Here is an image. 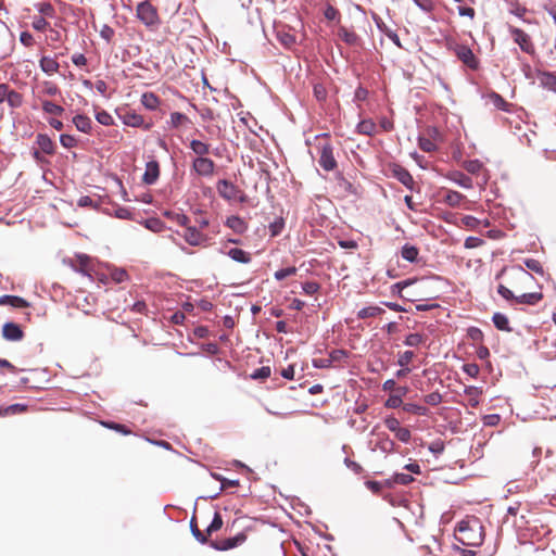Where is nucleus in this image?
Listing matches in <instances>:
<instances>
[{
    "mask_svg": "<svg viewBox=\"0 0 556 556\" xmlns=\"http://www.w3.org/2000/svg\"><path fill=\"white\" fill-rule=\"evenodd\" d=\"M457 541L466 546H480L484 540L483 526L479 518L462 520L457 526Z\"/></svg>",
    "mask_w": 556,
    "mask_h": 556,
    "instance_id": "f257e3e1",
    "label": "nucleus"
},
{
    "mask_svg": "<svg viewBox=\"0 0 556 556\" xmlns=\"http://www.w3.org/2000/svg\"><path fill=\"white\" fill-rule=\"evenodd\" d=\"M137 17L147 27H154L160 24L157 10L149 1H142L137 5Z\"/></svg>",
    "mask_w": 556,
    "mask_h": 556,
    "instance_id": "f03ea898",
    "label": "nucleus"
},
{
    "mask_svg": "<svg viewBox=\"0 0 556 556\" xmlns=\"http://www.w3.org/2000/svg\"><path fill=\"white\" fill-rule=\"evenodd\" d=\"M457 58L470 70H478L479 61L473 54L472 50L464 45H457L454 49Z\"/></svg>",
    "mask_w": 556,
    "mask_h": 556,
    "instance_id": "7ed1b4c3",
    "label": "nucleus"
},
{
    "mask_svg": "<svg viewBox=\"0 0 556 556\" xmlns=\"http://www.w3.org/2000/svg\"><path fill=\"white\" fill-rule=\"evenodd\" d=\"M192 168L199 176L210 177L214 174L215 163L208 157H195Z\"/></svg>",
    "mask_w": 556,
    "mask_h": 556,
    "instance_id": "20e7f679",
    "label": "nucleus"
},
{
    "mask_svg": "<svg viewBox=\"0 0 556 556\" xmlns=\"http://www.w3.org/2000/svg\"><path fill=\"white\" fill-rule=\"evenodd\" d=\"M510 33L514 37L515 42L520 47V49L523 52L529 54L534 52L533 43L531 42L530 36L527 33L516 27L510 28Z\"/></svg>",
    "mask_w": 556,
    "mask_h": 556,
    "instance_id": "39448f33",
    "label": "nucleus"
},
{
    "mask_svg": "<svg viewBox=\"0 0 556 556\" xmlns=\"http://www.w3.org/2000/svg\"><path fill=\"white\" fill-rule=\"evenodd\" d=\"M118 117L122 119L123 124L129 127H144V129H150L151 125H144V119L140 114H137L135 111L127 110L124 113H118Z\"/></svg>",
    "mask_w": 556,
    "mask_h": 556,
    "instance_id": "423d86ee",
    "label": "nucleus"
},
{
    "mask_svg": "<svg viewBox=\"0 0 556 556\" xmlns=\"http://www.w3.org/2000/svg\"><path fill=\"white\" fill-rule=\"evenodd\" d=\"M319 165L327 172L334 169L337 166L332 147L329 143L320 148Z\"/></svg>",
    "mask_w": 556,
    "mask_h": 556,
    "instance_id": "0eeeda50",
    "label": "nucleus"
},
{
    "mask_svg": "<svg viewBox=\"0 0 556 556\" xmlns=\"http://www.w3.org/2000/svg\"><path fill=\"white\" fill-rule=\"evenodd\" d=\"M245 541V535L242 533H239L238 535L233 538H228L225 540H222L220 542L212 541L211 546L217 551H228L233 547H237L238 545L242 544Z\"/></svg>",
    "mask_w": 556,
    "mask_h": 556,
    "instance_id": "6e6552de",
    "label": "nucleus"
},
{
    "mask_svg": "<svg viewBox=\"0 0 556 556\" xmlns=\"http://www.w3.org/2000/svg\"><path fill=\"white\" fill-rule=\"evenodd\" d=\"M217 191L225 200H236L240 190L230 181L223 179L217 184Z\"/></svg>",
    "mask_w": 556,
    "mask_h": 556,
    "instance_id": "1a4fd4ad",
    "label": "nucleus"
},
{
    "mask_svg": "<svg viewBox=\"0 0 556 556\" xmlns=\"http://www.w3.org/2000/svg\"><path fill=\"white\" fill-rule=\"evenodd\" d=\"M185 240L193 247L201 245L207 240V237L200 232L195 227L187 226L185 233H184Z\"/></svg>",
    "mask_w": 556,
    "mask_h": 556,
    "instance_id": "9d476101",
    "label": "nucleus"
},
{
    "mask_svg": "<svg viewBox=\"0 0 556 556\" xmlns=\"http://www.w3.org/2000/svg\"><path fill=\"white\" fill-rule=\"evenodd\" d=\"M2 336L9 341H20L23 339V330L15 323H5L2 327Z\"/></svg>",
    "mask_w": 556,
    "mask_h": 556,
    "instance_id": "9b49d317",
    "label": "nucleus"
},
{
    "mask_svg": "<svg viewBox=\"0 0 556 556\" xmlns=\"http://www.w3.org/2000/svg\"><path fill=\"white\" fill-rule=\"evenodd\" d=\"M160 176V166L156 161H150L146 165L143 174V181L148 185H153Z\"/></svg>",
    "mask_w": 556,
    "mask_h": 556,
    "instance_id": "f8f14e48",
    "label": "nucleus"
},
{
    "mask_svg": "<svg viewBox=\"0 0 556 556\" xmlns=\"http://www.w3.org/2000/svg\"><path fill=\"white\" fill-rule=\"evenodd\" d=\"M39 93L37 97L46 99V97H55L61 94V90L56 84L50 80H43L38 85Z\"/></svg>",
    "mask_w": 556,
    "mask_h": 556,
    "instance_id": "ddd939ff",
    "label": "nucleus"
},
{
    "mask_svg": "<svg viewBox=\"0 0 556 556\" xmlns=\"http://www.w3.org/2000/svg\"><path fill=\"white\" fill-rule=\"evenodd\" d=\"M443 202L451 207H459L466 202V197L455 190H446Z\"/></svg>",
    "mask_w": 556,
    "mask_h": 556,
    "instance_id": "4468645a",
    "label": "nucleus"
},
{
    "mask_svg": "<svg viewBox=\"0 0 556 556\" xmlns=\"http://www.w3.org/2000/svg\"><path fill=\"white\" fill-rule=\"evenodd\" d=\"M36 101L40 102L41 109L46 114L60 116L64 112L63 106L41 97H36Z\"/></svg>",
    "mask_w": 556,
    "mask_h": 556,
    "instance_id": "2eb2a0df",
    "label": "nucleus"
},
{
    "mask_svg": "<svg viewBox=\"0 0 556 556\" xmlns=\"http://www.w3.org/2000/svg\"><path fill=\"white\" fill-rule=\"evenodd\" d=\"M318 355H315L312 359L313 366L316 368H329L333 367L329 350H316Z\"/></svg>",
    "mask_w": 556,
    "mask_h": 556,
    "instance_id": "dca6fc26",
    "label": "nucleus"
},
{
    "mask_svg": "<svg viewBox=\"0 0 556 556\" xmlns=\"http://www.w3.org/2000/svg\"><path fill=\"white\" fill-rule=\"evenodd\" d=\"M394 442L386 433H378L375 448L382 453H391L394 450Z\"/></svg>",
    "mask_w": 556,
    "mask_h": 556,
    "instance_id": "f3484780",
    "label": "nucleus"
},
{
    "mask_svg": "<svg viewBox=\"0 0 556 556\" xmlns=\"http://www.w3.org/2000/svg\"><path fill=\"white\" fill-rule=\"evenodd\" d=\"M226 226L238 235H242L248 229V224L237 215L229 216Z\"/></svg>",
    "mask_w": 556,
    "mask_h": 556,
    "instance_id": "a211bd4d",
    "label": "nucleus"
},
{
    "mask_svg": "<svg viewBox=\"0 0 556 556\" xmlns=\"http://www.w3.org/2000/svg\"><path fill=\"white\" fill-rule=\"evenodd\" d=\"M0 305H10L15 308H24L28 306V303L21 296L5 294L0 296Z\"/></svg>",
    "mask_w": 556,
    "mask_h": 556,
    "instance_id": "6ab92c4d",
    "label": "nucleus"
},
{
    "mask_svg": "<svg viewBox=\"0 0 556 556\" xmlns=\"http://www.w3.org/2000/svg\"><path fill=\"white\" fill-rule=\"evenodd\" d=\"M40 68L48 75H53L59 71L60 64L51 56H42L39 60Z\"/></svg>",
    "mask_w": 556,
    "mask_h": 556,
    "instance_id": "aec40b11",
    "label": "nucleus"
},
{
    "mask_svg": "<svg viewBox=\"0 0 556 556\" xmlns=\"http://www.w3.org/2000/svg\"><path fill=\"white\" fill-rule=\"evenodd\" d=\"M36 142L41 152L49 155L54 153V143L47 135L39 134L36 138Z\"/></svg>",
    "mask_w": 556,
    "mask_h": 556,
    "instance_id": "412c9836",
    "label": "nucleus"
},
{
    "mask_svg": "<svg viewBox=\"0 0 556 556\" xmlns=\"http://www.w3.org/2000/svg\"><path fill=\"white\" fill-rule=\"evenodd\" d=\"M464 393L467 396V403L471 407H476L479 405V397L482 394V391L478 387H466L464 389Z\"/></svg>",
    "mask_w": 556,
    "mask_h": 556,
    "instance_id": "4be33fe9",
    "label": "nucleus"
},
{
    "mask_svg": "<svg viewBox=\"0 0 556 556\" xmlns=\"http://www.w3.org/2000/svg\"><path fill=\"white\" fill-rule=\"evenodd\" d=\"M73 123L77 130L89 134L91 131V119L83 114H77L73 117Z\"/></svg>",
    "mask_w": 556,
    "mask_h": 556,
    "instance_id": "5701e85b",
    "label": "nucleus"
},
{
    "mask_svg": "<svg viewBox=\"0 0 556 556\" xmlns=\"http://www.w3.org/2000/svg\"><path fill=\"white\" fill-rule=\"evenodd\" d=\"M190 149L198 157H205L211 151V146L201 140L193 139L190 141Z\"/></svg>",
    "mask_w": 556,
    "mask_h": 556,
    "instance_id": "b1692460",
    "label": "nucleus"
},
{
    "mask_svg": "<svg viewBox=\"0 0 556 556\" xmlns=\"http://www.w3.org/2000/svg\"><path fill=\"white\" fill-rule=\"evenodd\" d=\"M396 394L390 395L386 401L384 406L388 408H397L402 405V396L406 394L407 388H397Z\"/></svg>",
    "mask_w": 556,
    "mask_h": 556,
    "instance_id": "393cba45",
    "label": "nucleus"
},
{
    "mask_svg": "<svg viewBox=\"0 0 556 556\" xmlns=\"http://www.w3.org/2000/svg\"><path fill=\"white\" fill-rule=\"evenodd\" d=\"M394 176L397 180L403 184L405 187L412 189L414 185L413 176L403 167L397 166L394 169Z\"/></svg>",
    "mask_w": 556,
    "mask_h": 556,
    "instance_id": "a878e982",
    "label": "nucleus"
},
{
    "mask_svg": "<svg viewBox=\"0 0 556 556\" xmlns=\"http://www.w3.org/2000/svg\"><path fill=\"white\" fill-rule=\"evenodd\" d=\"M450 179L457 184L458 186L465 188V189H471L472 188V180L469 176L465 175L462 172H453L450 175Z\"/></svg>",
    "mask_w": 556,
    "mask_h": 556,
    "instance_id": "bb28decb",
    "label": "nucleus"
},
{
    "mask_svg": "<svg viewBox=\"0 0 556 556\" xmlns=\"http://www.w3.org/2000/svg\"><path fill=\"white\" fill-rule=\"evenodd\" d=\"M141 104L151 111H154L160 105V99L153 92H144L141 96Z\"/></svg>",
    "mask_w": 556,
    "mask_h": 556,
    "instance_id": "cd10ccee",
    "label": "nucleus"
},
{
    "mask_svg": "<svg viewBox=\"0 0 556 556\" xmlns=\"http://www.w3.org/2000/svg\"><path fill=\"white\" fill-rule=\"evenodd\" d=\"M228 256L238 262V263H242V264H248L251 262V256L248 252H245L244 250L242 249H238V248H233V249H230L228 251Z\"/></svg>",
    "mask_w": 556,
    "mask_h": 556,
    "instance_id": "c85d7f7f",
    "label": "nucleus"
},
{
    "mask_svg": "<svg viewBox=\"0 0 556 556\" xmlns=\"http://www.w3.org/2000/svg\"><path fill=\"white\" fill-rule=\"evenodd\" d=\"M357 132L366 136H374L377 131V126L371 119H364L357 124Z\"/></svg>",
    "mask_w": 556,
    "mask_h": 556,
    "instance_id": "c756f323",
    "label": "nucleus"
},
{
    "mask_svg": "<svg viewBox=\"0 0 556 556\" xmlns=\"http://www.w3.org/2000/svg\"><path fill=\"white\" fill-rule=\"evenodd\" d=\"M383 312H384V309L382 307L376 306V305H370V306H366V307H363L362 309H359L357 313V316L361 319H366V318H370V317H376V316L382 314Z\"/></svg>",
    "mask_w": 556,
    "mask_h": 556,
    "instance_id": "7c9ffc66",
    "label": "nucleus"
},
{
    "mask_svg": "<svg viewBox=\"0 0 556 556\" xmlns=\"http://www.w3.org/2000/svg\"><path fill=\"white\" fill-rule=\"evenodd\" d=\"M542 299V293L539 292H530V293H522L518 296H516V302L520 304H529L534 305Z\"/></svg>",
    "mask_w": 556,
    "mask_h": 556,
    "instance_id": "2f4dec72",
    "label": "nucleus"
},
{
    "mask_svg": "<svg viewBox=\"0 0 556 556\" xmlns=\"http://www.w3.org/2000/svg\"><path fill=\"white\" fill-rule=\"evenodd\" d=\"M418 254H419V251L415 245L405 244V245H403V248L401 250V256L410 263H413L417 260Z\"/></svg>",
    "mask_w": 556,
    "mask_h": 556,
    "instance_id": "473e14b6",
    "label": "nucleus"
},
{
    "mask_svg": "<svg viewBox=\"0 0 556 556\" xmlns=\"http://www.w3.org/2000/svg\"><path fill=\"white\" fill-rule=\"evenodd\" d=\"M329 355L333 367L340 366L349 357L348 350H331Z\"/></svg>",
    "mask_w": 556,
    "mask_h": 556,
    "instance_id": "72a5a7b5",
    "label": "nucleus"
},
{
    "mask_svg": "<svg viewBox=\"0 0 556 556\" xmlns=\"http://www.w3.org/2000/svg\"><path fill=\"white\" fill-rule=\"evenodd\" d=\"M189 122L190 121L187 115H185L180 112H174L170 114V119H169L168 124L172 128H178Z\"/></svg>",
    "mask_w": 556,
    "mask_h": 556,
    "instance_id": "f704fd0d",
    "label": "nucleus"
},
{
    "mask_svg": "<svg viewBox=\"0 0 556 556\" xmlns=\"http://www.w3.org/2000/svg\"><path fill=\"white\" fill-rule=\"evenodd\" d=\"M338 36L340 37V39H342L344 42L351 46L355 45L358 40L357 35L354 31L346 29L345 27H341L339 29Z\"/></svg>",
    "mask_w": 556,
    "mask_h": 556,
    "instance_id": "c9c22d12",
    "label": "nucleus"
},
{
    "mask_svg": "<svg viewBox=\"0 0 556 556\" xmlns=\"http://www.w3.org/2000/svg\"><path fill=\"white\" fill-rule=\"evenodd\" d=\"M5 101L12 109H17L23 103V97L20 92L11 89L10 92L7 96Z\"/></svg>",
    "mask_w": 556,
    "mask_h": 556,
    "instance_id": "e433bc0d",
    "label": "nucleus"
},
{
    "mask_svg": "<svg viewBox=\"0 0 556 556\" xmlns=\"http://www.w3.org/2000/svg\"><path fill=\"white\" fill-rule=\"evenodd\" d=\"M481 222L471 215H465L460 219V225L468 230H473L478 228Z\"/></svg>",
    "mask_w": 556,
    "mask_h": 556,
    "instance_id": "4c0bfd02",
    "label": "nucleus"
},
{
    "mask_svg": "<svg viewBox=\"0 0 556 556\" xmlns=\"http://www.w3.org/2000/svg\"><path fill=\"white\" fill-rule=\"evenodd\" d=\"M493 323L495 325V327L500 330H509V321H508V318L504 315V314H501V313H495L493 315Z\"/></svg>",
    "mask_w": 556,
    "mask_h": 556,
    "instance_id": "58836bf2",
    "label": "nucleus"
},
{
    "mask_svg": "<svg viewBox=\"0 0 556 556\" xmlns=\"http://www.w3.org/2000/svg\"><path fill=\"white\" fill-rule=\"evenodd\" d=\"M223 527V519H222V516L219 513H215L214 514V517H213V520L211 521V523L207 526L206 528V533L210 535L212 534L213 532L215 531H218L220 528Z\"/></svg>",
    "mask_w": 556,
    "mask_h": 556,
    "instance_id": "ea45409f",
    "label": "nucleus"
},
{
    "mask_svg": "<svg viewBox=\"0 0 556 556\" xmlns=\"http://www.w3.org/2000/svg\"><path fill=\"white\" fill-rule=\"evenodd\" d=\"M96 119L98 123H100L103 126H111L114 124V119H113L112 115L104 110H101L96 113Z\"/></svg>",
    "mask_w": 556,
    "mask_h": 556,
    "instance_id": "a19ab883",
    "label": "nucleus"
},
{
    "mask_svg": "<svg viewBox=\"0 0 556 556\" xmlns=\"http://www.w3.org/2000/svg\"><path fill=\"white\" fill-rule=\"evenodd\" d=\"M270 367L269 366H263L258 369H255L251 375L250 378L253 380H265L270 376Z\"/></svg>",
    "mask_w": 556,
    "mask_h": 556,
    "instance_id": "79ce46f5",
    "label": "nucleus"
},
{
    "mask_svg": "<svg viewBox=\"0 0 556 556\" xmlns=\"http://www.w3.org/2000/svg\"><path fill=\"white\" fill-rule=\"evenodd\" d=\"M403 408L405 412L412 413V414H415L418 416H426L428 413V409L425 406H420V405L412 404V403L405 404Z\"/></svg>",
    "mask_w": 556,
    "mask_h": 556,
    "instance_id": "37998d69",
    "label": "nucleus"
},
{
    "mask_svg": "<svg viewBox=\"0 0 556 556\" xmlns=\"http://www.w3.org/2000/svg\"><path fill=\"white\" fill-rule=\"evenodd\" d=\"M418 146L425 152H432L437 149L435 143L431 139L425 137L418 138Z\"/></svg>",
    "mask_w": 556,
    "mask_h": 556,
    "instance_id": "c03bdc74",
    "label": "nucleus"
},
{
    "mask_svg": "<svg viewBox=\"0 0 556 556\" xmlns=\"http://www.w3.org/2000/svg\"><path fill=\"white\" fill-rule=\"evenodd\" d=\"M144 226L154 232H160L164 229V224L159 218L147 219Z\"/></svg>",
    "mask_w": 556,
    "mask_h": 556,
    "instance_id": "a18cd8bd",
    "label": "nucleus"
},
{
    "mask_svg": "<svg viewBox=\"0 0 556 556\" xmlns=\"http://www.w3.org/2000/svg\"><path fill=\"white\" fill-rule=\"evenodd\" d=\"M190 529L192 532V535L200 542V543H206L207 538L199 530L194 518L190 520Z\"/></svg>",
    "mask_w": 556,
    "mask_h": 556,
    "instance_id": "49530a36",
    "label": "nucleus"
},
{
    "mask_svg": "<svg viewBox=\"0 0 556 556\" xmlns=\"http://www.w3.org/2000/svg\"><path fill=\"white\" fill-rule=\"evenodd\" d=\"M481 168L482 163L479 160H471L465 164V169L470 174H478Z\"/></svg>",
    "mask_w": 556,
    "mask_h": 556,
    "instance_id": "de8ad7c7",
    "label": "nucleus"
},
{
    "mask_svg": "<svg viewBox=\"0 0 556 556\" xmlns=\"http://www.w3.org/2000/svg\"><path fill=\"white\" fill-rule=\"evenodd\" d=\"M37 10L42 15L49 16V17H53L54 13H55L54 8L50 3H48V2L39 3L37 5Z\"/></svg>",
    "mask_w": 556,
    "mask_h": 556,
    "instance_id": "09e8293b",
    "label": "nucleus"
},
{
    "mask_svg": "<svg viewBox=\"0 0 556 556\" xmlns=\"http://www.w3.org/2000/svg\"><path fill=\"white\" fill-rule=\"evenodd\" d=\"M295 273H296L295 267L281 268L275 273V278L280 281L289 276L294 275Z\"/></svg>",
    "mask_w": 556,
    "mask_h": 556,
    "instance_id": "8fccbe9b",
    "label": "nucleus"
},
{
    "mask_svg": "<svg viewBox=\"0 0 556 556\" xmlns=\"http://www.w3.org/2000/svg\"><path fill=\"white\" fill-rule=\"evenodd\" d=\"M302 290L305 294L313 295L319 290V285L315 281H306L302 283Z\"/></svg>",
    "mask_w": 556,
    "mask_h": 556,
    "instance_id": "3c124183",
    "label": "nucleus"
},
{
    "mask_svg": "<svg viewBox=\"0 0 556 556\" xmlns=\"http://www.w3.org/2000/svg\"><path fill=\"white\" fill-rule=\"evenodd\" d=\"M425 402L431 406H437L442 402V395L439 392H431L425 396Z\"/></svg>",
    "mask_w": 556,
    "mask_h": 556,
    "instance_id": "603ef678",
    "label": "nucleus"
},
{
    "mask_svg": "<svg viewBox=\"0 0 556 556\" xmlns=\"http://www.w3.org/2000/svg\"><path fill=\"white\" fill-rule=\"evenodd\" d=\"M31 26L34 29L38 31H43L49 26V23L46 21L45 17L38 16L33 20Z\"/></svg>",
    "mask_w": 556,
    "mask_h": 556,
    "instance_id": "864d4df0",
    "label": "nucleus"
},
{
    "mask_svg": "<svg viewBox=\"0 0 556 556\" xmlns=\"http://www.w3.org/2000/svg\"><path fill=\"white\" fill-rule=\"evenodd\" d=\"M60 142L64 148L67 149L73 148L77 144L76 138L66 134L60 136Z\"/></svg>",
    "mask_w": 556,
    "mask_h": 556,
    "instance_id": "5fc2aeb1",
    "label": "nucleus"
},
{
    "mask_svg": "<svg viewBox=\"0 0 556 556\" xmlns=\"http://www.w3.org/2000/svg\"><path fill=\"white\" fill-rule=\"evenodd\" d=\"M394 434L403 443H407L412 438L410 431L404 427L399 428V430L395 431Z\"/></svg>",
    "mask_w": 556,
    "mask_h": 556,
    "instance_id": "6e6d98bb",
    "label": "nucleus"
},
{
    "mask_svg": "<svg viewBox=\"0 0 556 556\" xmlns=\"http://www.w3.org/2000/svg\"><path fill=\"white\" fill-rule=\"evenodd\" d=\"M515 276L518 280L522 281V282H527V281H531L533 280V277L531 274H529L527 270H525L523 268L521 267H517L515 269Z\"/></svg>",
    "mask_w": 556,
    "mask_h": 556,
    "instance_id": "4d7b16f0",
    "label": "nucleus"
},
{
    "mask_svg": "<svg viewBox=\"0 0 556 556\" xmlns=\"http://www.w3.org/2000/svg\"><path fill=\"white\" fill-rule=\"evenodd\" d=\"M525 265L532 271H535L538 274H543V267L541 263L536 260L529 258L525 261Z\"/></svg>",
    "mask_w": 556,
    "mask_h": 556,
    "instance_id": "13d9d810",
    "label": "nucleus"
},
{
    "mask_svg": "<svg viewBox=\"0 0 556 556\" xmlns=\"http://www.w3.org/2000/svg\"><path fill=\"white\" fill-rule=\"evenodd\" d=\"M483 244V240L478 237H468L465 240L464 247L466 249H475L481 247Z\"/></svg>",
    "mask_w": 556,
    "mask_h": 556,
    "instance_id": "bf43d9fd",
    "label": "nucleus"
},
{
    "mask_svg": "<svg viewBox=\"0 0 556 556\" xmlns=\"http://www.w3.org/2000/svg\"><path fill=\"white\" fill-rule=\"evenodd\" d=\"M384 425L392 432H395L401 428L399 419L392 416L386 418Z\"/></svg>",
    "mask_w": 556,
    "mask_h": 556,
    "instance_id": "052dcab7",
    "label": "nucleus"
},
{
    "mask_svg": "<svg viewBox=\"0 0 556 556\" xmlns=\"http://www.w3.org/2000/svg\"><path fill=\"white\" fill-rule=\"evenodd\" d=\"M415 4L425 12H431L434 9L432 0H414Z\"/></svg>",
    "mask_w": 556,
    "mask_h": 556,
    "instance_id": "680f3d73",
    "label": "nucleus"
},
{
    "mask_svg": "<svg viewBox=\"0 0 556 556\" xmlns=\"http://www.w3.org/2000/svg\"><path fill=\"white\" fill-rule=\"evenodd\" d=\"M497 292L508 301H516V296L514 295L513 291H510L507 287L500 285L497 288Z\"/></svg>",
    "mask_w": 556,
    "mask_h": 556,
    "instance_id": "e2e57ef3",
    "label": "nucleus"
},
{
    "mask_svg": "<svg viewBox=\"0 0 556 556\" xmlns=\"http://www.w3.org/2000/svg\"><path fill=\"white\" fill-rule=\"evenodd\" d=\"M413 480L414 478L408 473H396L394 476V481L403 485L409 484Z\"/></svg>",
    "mask_w": 556,
    "mask_h": 556,
    "instance_id": "0e129e2a",
    "label": "nucleus"
},
{
    "mask_svg": "<svg viewBox=\"0 0 556 556\" xmlns=\"http://www.w3.org/2000/svg\"><path fill=\"white\" fill-rule=\"evenodd\" d=\"M324 15L327 20L334 21L339 16V11L334 7L328 5L324 11Z\"/></svg>",
    "mask_w": 556,
    "mask_h": 556,
    "instance_id": "69168bd1",
    "label": "nucleus"
},
{
    "mask_svg": "<svg viewBox=\"0 0 556 556\" xmlns=\"http://www.w3.org/2000/svg\"><path fill=\"white\" fill-rule=\"evenodd\" d=\"M413 357V352L410 350H406L399 358L397 363L401 367H405L409 364Z\"/></svg>",
    "mask_w": 556,
    "mask_h": 556,
    "instance_id": "338daca9",
    "label": "nucleus"
},
{
    "mask_svg": "<svg viewBox=\"0 0 556 556\" xmlns=\"http://www.w3.org/2000/svg\"><path fill=\"white\" fill-rule=\"evenodd\" d=\"M542 81L548 85L552 90L556 91V76L554 74L545 73Z\"/></svg>",
    "mask_w": 556,
    "mask_h": 556,
    "instance_id": "774afa93",
    "label": "nucleus"
}]
</instances>
